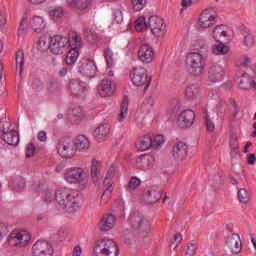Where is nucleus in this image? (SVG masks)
Instances as JSON below:
<instances>
[{"label": "nucleus", "instance_id": "nucleus-23", "mask_svg": "<svg viewBox=\"0 0 256 256\" xmlns=\"http://www.w3.org/2000/svg\"><path fill=\"white\" fill-rule=\"evenodd\" d=\"M137 167L142 171H149V169H153V165L155 163V158L151 155H141L137 160Z\"/></svg>", "mask_w": 256, "mask_h": 256}, {"label": "nucleus", "instance_id": "nucleus-22", "mask_svg": "<svg viewBox=\"0 0 256 256\" xmlns=\"http://www.w3.org/2000/svg\"><path fill=\"white\" fill-rule=\"evenodd\" d=\"M117 218L113 214H105L100 222H99V229L100 231H111L115 227V223Z\"/></svg>", "mask_w": 256, "mask_h": 256}, {"label": "nucleus", "instance_id": "nucleus-25", "mask_svg": "<svg viewBox=\"0 0 256 256\" xmlns=\"http://www.w3.org/2000/svg\"><path fill=\"white\" fill-rule=\"evenodd\" d=\"M71 47V49H76V51H79L83 45V40L81 39V36L77 34L76 31H70L68 33L67 38V45Z\"/></svg>", "mask_w": 256, "mask_h": 256}, {"label": "nucleus", "instance_id": "nucleus-32", "mask_svg": "<svg viewBox=\"0 0 256 256\" xmlns=\"http://www.w3.org/2000/svg\"><path fill=\"white\" fill-rule=\"evenodd\" d=\"M151 148H153V138L149 135L143 136L136 143V149H138V151H147Z\"/></svg>", "mask_w": 256, "mask_h": 256}, {"label": "nucleus", "instance_id": "nucleus-50", "mask_svg": "<svg viewBox=\"0 0 256 256\" xmlns=\"http://www.w3.org/2000/svg\"><path fill=\"white\" fill-rule=\"evenodd\" d=\"M27 23H28L27 18L23 17L20 21L19 28H18V35L19 36L25 35V33L27 32Z\"/></svg>", "mask_w": 256, "mask_h": 256}, {"label": "nucleus", "instance_id": "nucleus-7", "mask_svg": "<svg viewBox=\"0 0 256 256\" xmlns=\"http://www.w3.org/2000/svg\"><path fill=\"white\" fill-rule=\"evenodd\" d=\"M67 47V37L63 35H54L49 37L48 49L53 55H63Z\"/></svg>", "mask_w": 256, "mask_h": 256}, {"label": "nucleus", "instance_id": "nucleus-48", "mask_svg": "<svg viewBox=\"0 0 256 256\" xmlns=\"http://www.w3.org/2000/svg\"><path fill=\"white\" fill-rule=\"evenodd\" d=\"M104 57L108 67H113V51L110 48L104 49Z\"/></svg>", "mask_w": 256, "mask_h": 256}, {"label": "nucleus", "instance_id": "nucleus-45", "mask_svg": "<svg viewBox=\"0 0 256 256\" xmlns=\"http://www.w3.org/2000/svg\"><path fill=\"white\" fill-rule=\"evenodd\" d=\"M151 107H153V99L148 98L141 105L142 113H145V115L151 113Z\"/></svg>", "mask_w": 256, "mask_h": 256}, {"label": "nucleus", "instance_id": "nucleus-52", "mask_svg": "<svg viewBox=\"0 0 256 256\" xmlns=\"http://www.w3.org/2000/svg\"><path fill=\"white\" fill-rule=\"evenodd\" d=\"M141 185V180L137 177H132L128 183V189L135 191Z\"/></svg>", "mask_w": 256, "mask_h": 256}, {"label": "nucleus", "instance_id": "nucleus-6", "mask_svg": "<svg viewBox=\"0 0 256 256\" xmlns=\"http://www.w3.org/2000/svg\"><path fill=\"white\" fill-rule=\"evenodd\" d=\"M57 151L64 159H71L77 153L75 141L72 138L64 137L58 140Z\"/></svg>", "mask_w": 256, "mask_h": 256}, {"label": "nucleus", "instance_id": "nucleus-31", "mask_svg": "<svg viewBox=\"0 0 256 256\" xmlns=\"http://www.w3.org/2000/svg\"><path fill=\"white\" fill-rule=\"evenodd\" d=\"M30 27L35 33H41L46 27L45 20L41 16H33L30 19Z\"/></svg>", "mask_w": 256, "mask_h": 256}, {"label": "nucleus", "instance_id": "nucleus-5", "mask_svg": "<svg viewBox=\"0 0 256 256\" xmlns=\"http://www.w3.org/2000/svg\"><path fill=\"white\" fill-rule=\"evenodd\" d=\"M65 179L68 183L79 185L81 189H85V185L89 183V178L83 168L74 167L68 169L65 173Z\"/></svg>", "mask_w": 256, "mask_h": 256}, {"label": "nucleus", "instance_id": "nucleus-55", "mask_svg": "<svg viewBox=\"0 0 256 256\" xmlns=\"http://www.w3.org/2000/svg\"><path fill=\"white\" fill-rule=\"evenodd\" d=\"M0 131H2V135L5 133H9L11 131V122L1 120L0 121Z\"/></svg>", "mask_w": 256, "mask_h": 256}, {"label": "nucleus", "instance_id": "nucleus-3", "mask_svg": "<svg viewBox=\"0 0 256 256\" xmlns=\"http://www.w3.org/2000/svg\"><path fill=\"white\" fill-rule=\"evenodd\" d=\"M93 252L95 256H118L119 246L111 239H103L96 242Z\"/></svg>", "mask_w": 256, "mask_h": 256}, {"label": "nucleus", "instance_id": "nucleus-53", "mask_svg": "<svg viewBox=\"0 0 256 256\" xmlns=\"http://www.w3.org/2000/svg\"><path fill=\"white\" fill-rule=\"evenodd\" d=\"M229 103L234 109V112L232 113V118L237 119V115H239V111H241V109L237 105V101L235 100V98H229Z\"/></svg>", "mask_w": 256, "mask_h": 256}, {"label": "nucleus", "instance_id": "nucleus-20", "mask_svg": "<svg viewBox=\"0 0 256 256\" xmlns=\"http://www.w3.org/2000/svg\"><path fill=\"white\" fill-rule=\"evenodd\" d=\"M188 153L189 146H187L185 142H177L172 148V156L174 157V159H180V161H183V159H187Z\"/></svg>", "mask_w": 256, "mask_h": 256}, {"label": "nucleus", "instance_id": "nucleus-1", "mask_svg": "<svg viewBox=\"0 0 256 256\" xmlns=\"http://www.w3.org/2000/svg\"><path fill=\"white\" fill-rule=\"evenodd\" d=\"M81 193L71 188L56 191V202L65 211H75L81 205Z\"/></svg>", "mask_w": 256, "mask_h": 256}, {"label": "nucleus", "instance_id": "nucleus-9", "mask_svg": "<svg viewBox=\"0 0 256 256\" xmlns=\"http://www.w3.org/2000/svg\"><path fill=\"white\" fill-rule=\"evenodd\" d=\"M188 61L190 65V73L195 77H199L203 74V55L197 52H192L188 55Z\"/></svg>", "mask_w": 256, "mask_h": 256}, {"label": "nucleus", "instance_id": "nucleus-17", "mask_svg": "<svg viewBox=\"0 0 256 256\" xmlns=\"http://www.w3.org/2000/svg\"><path fill=\"white\" fill-rule=\"evenodd\" d=\"M142 199L146 205H155L161 199V190L158 188H148L144 190Z\"/></svg>", "mask_w": 256, "mask_h": 256}, {"label": "nucleus", "instance_id": "nucleus-21", "mask_svg": "<svg viewBox=\"0 0 256 256\" xmlns=\"http://www.w3.org/2000/svg\"><path fill=\"white\" fill-rule=\"evenodd\" d=\"M79 71L82 73V75H85L86 77H95V73L97 71V66H95V63L88 59H84L80 61Z\"/></svg>", "mask_w": 256, "mask_h": 256}, {"label": "nucleus", "instance_id": "nucleus-13", "mask_svg": "<svg viewBox=\"0 0 256 256\" xmlns=\"http://www.w3.org/2000/svg\"><path fill=\"white\" fill-rule=\"evenodd\" d=\"M138 59L142 63H152L155 59V50L149 44H142L138 50Z\"/></svg>", "mask_w": 256, "mask_h": 256}, {"label": "nucleus", "instance_id": "nucleus-46", "mask_svg": "<svg viewBox=\"0 0 256 256\" xmlns=\"http://www.w3.org/2000/svg\"><path fill=\"white\" fill-rule=\"evenodd\" d=\"M165 143V138L163 135L159 134L152 138V149H157L160 145H163Z\"/></svg>", "mask_w": 256, "mask_h": 256}, {"label": "nucleus", "instance_id": "nucleus-8", "mask_svg": "<svg viewBox=\"0 0 256 256\" xmlns=\"http://www.w3.org/2000/svg\"><path fill=\"white\" fill-rule=\"evenodd\" d=\"M242 244L241 237L237 233H233L226 238V249L224 256L239 255L241 253Z\"/></svg>", "mask_w": 256, "mask_h": 256}, {"label": "nucleus", "instance_id": "nucleus-37", "mask_svg": "<svg viewBox=\"0 0 256 256\" xmlns=\"http://www.w3.org/2000/svg\"><path fill=\"white\" fill-rule=\"evenodd\" d=\"M48 14L51 19H61L65 16V10L61 6L50 7Z\"/></svg>", "mask_w": 256, "mask_h": 256}, {"label": "nucleus", "instance_id": "nucleus-59", "mask_svg": "<svg viewBox=\"0 0 256 256\" xmlns=\"http://www.w3.org/2000/svg\"><path fill=\"white\" fill-rule=\"evenodd\" d=\"M114 21L118 25H121V23H123V12L121 10H116L114 12Z\"/></svg>", "mask_w": 256, "mask_h": 256}, {"label": "nucleus", "instance_id": "nucleus-49", "mask_svg": "<svg viewBox=\"0 0 256 256\" xmlns=\"http://www.w3.org/2000/svg\"><path fill=\"white\" fill-rule=\"evenodd\" d=\"M144 27H149V24L145 22V17H140L135 21V29L136 31H143Z\"/></svg>", "mask_w": 256, "mask_h": 256}, {"label": "nucleus", "instance_id": "nucleus-33", "mask_svg": "<svg viewBox=\"0 0 256 256\" xmlns=\"http://www.w3.org/2000/svg\"><path fill=\"white\" fill-rule=\"evenodd\" d=\"M238 85L240 87V89H244V90H249V89H253L256 87V83L255 80H253L251 77H249V75L247 73H244L239 82Z\"/></svg>", "mask_w": 256, "mask_h": 256}, {"label": "nucleus", "instance_id": "nucleus-19", "mask_svg": "<svg viewBox=\"0 0 256 256\" xmlns=\"http://www.w3.org/2000/svg\"><path fill=\"white\" fill-rule=\"evenodd\" d=\"M194 121L195 112L193 110H184L178 116V126H180L181 129H187L188 127H191Z\"/></svg>", "mask_w": 256, "mask_h": 256}, {"label": "nucleus", "instance_id": "nucleus-51", "mask_svg": "<svg viewBox=\"0 0 256 256\" xmlns=\"http://www.w3.org/2000/svg\"><path fill=\"white\" fill-rule=\"evenodd\" d=\"M251 64V58L249 56H241L236 62L237 67H248Z\"/></svg>", "mask_w": 256, "mask_h": 256}, {"label": "nucleus", "instance_id": "nucleus-12", "mask_svg": "<svg viewBox=\"0 0 256 256\" xmlns=\"http://www.w3.org/2000/svg\"><path fill=\"white\" fill-rule=\"evenodd\" d=\"M34 256H53V246L46 241H37L32 247Z\"/></svg>", "mask_w": 256, "mask_h": 256}, {"label": "nucleus", "instance_id": "nucleus-26", "mask_svg": "<svg viewBox=\"0 0 256 256\" xmlns=\"http://www.w3.org/2000/svg\"><path fill=\"white\" fill-rule=\"evenodd\" d=\"M2 139L7 145L17 147V145H19V132L15 129H11L9 132L2 134Z\"/></svg>", "mask_w": 256, "mask_h": 256}, {"label": "nucleus", "instance_id": "nucleus-27", "mask_svg": "<svg viewBox=\"0 0 256 256\" xmlns=\"http://www.w3.org/2000/svg\"><path fill=\"white\" fill-rule=\"evenodd\" d=\"M90 177L94 185H97V183H99V179H101V162L95 159L92 160Z\"/></svg>", "mask_w": 256, "mask_h": 256}, {"label": "nucleus", "instance_id": "nucleus-40", "mask_svg": "<svg viewBox=\"0 0 256 256\" xmlns=\"http://www.w3.org/2000/svg\"><path fill=\"white\" fill-rule=\"evenodd\" d=\"M69 119L72 121V123L81 121L83 119V110L81 107H74L69 115Z\"/></svg>", "mask_w": 256, "mask_h": 256}, {"label": "nucleus", "instance_id": "nucleus-34", "mask_svg": "<svg viewBox=\"0 0 256 256\" xmlns=\"http://www.w3.org/2000/svg\"><path fill=\"white\" fill-rule=\"evenodd\" d=\"M212 37L217 41V43H221L225 37H227V31H225V25L221 24L214 28L212 32Z\"/></svg>", "mask_w": 256, "mask_h": 256}, {"label": "nucleus", "instance_id": "nucleus-18", "mask_svg": "<svg viewBox=\"0 0 256 256\" xmlns=\"http://www.w3.org/2000/svg\"><path fill=\"white\" fill-rule=\"evenodd\" d=\"M225 77V71L223 70V66L219 64H213L208 69V78L211 83H219L223 81Z\"/></svg>", "mask_w": 256, "mask_h": 256}, {"label": "nucleus", "instance_id": "nucleus-38", "mask_svg": "<svg viewBox=\"0 0 256 256\" xmlns=\"http://www.w3.org/2000/svg\"><path fill=\"white\" fill-rule=\"evenodd\" d=\"M120 114L118 116V121L122 122L125 121V116L127 115V112L129 111V97L124 96L121 106H120Z\"/></svg>", "mask_w": 256, "mask_h": 256}, {"label": "nucleus", "instance_id": "nucleus-63", "mask_svg": "<svg viewBox=\"0 0 256 256\" xmlns=\"http://www.w3.org/2000/svg\"><path fill=\"white\" fill-rule=\"evenodd\" d=\"M48 89L50 93L57 91V89H59V83L57 82V80L50 81V85Z\"/></svg>", "mask_w": 256, "mask_h": 256}, {"label": "nucleus", "instance_id": "nucleus-14", "mask_svg": "<svg viewBox=\"0 0 256 256\" xmlns=\"http://www.w3.org/2000/svg\"><path fill=\"white\" fill-rule=\"evenodd\" d=\"M69 91L74 97H83L88 91L87 83L79 79H72L69 83Z\"/></svg>", "mask_w": 256, "mask_h": 256}, {"label": "nucleus", "instance_id": "nucleus-61", "mask_svg": "<svg viewBox=\"0 0 256 256\" xmlns=\"http://www.w3.org/2000/svg\"><path fill=\"white\" fill-rule=\"evenodd\" d=\"M13 185L14 187H17L18 189H21L23 187H25V180H23V178H16L14 181H13Z\"/></svg>", "mask_w": 256, "mask_h": 256}, {"label": "nucleus", "instance_id": "nucleus-58", "mask_svg": "<svg viewBox=\"0 0 256 256\" xmlns=\"http://www.w3.org/2000/svg\"><path fill=\"white\" fill-rule=\"evenodd\" d=\"M205 120H206L207 131H209L210 133H213V131H215V123L213 122V120H211V118L207 114L205 115Z\"/></svg>", "mask_w": 256, "mask_h": 256}, {"label": "nucleus", "instance_id": "nucleus-4", "mask_svg": "<svg viewBox=\"0 0 256 256\" xmlns=\"http://www.w3.org/2000/svg\"><path fill=\"white\" fill-rule=\"evenodd\" d=\"M130 79L135 87H144V91L149 89L153 78L147 74V69L144 67H134L130 71Z\"/></svg>", "mask_w": 256, "mask_h": 256}, {"label": "nucleus", "instance_id": "nucleus-30", "mask_svg": "<svg viewBox=\"0 0 256 256\" xmlns=\"http://www.w3.org/2000/svg\"><path fill=\"white\" fill-rule=\"evenodd\" d=\"M104 187L106 189L104 190L103 194L101 195L100 203H107L109 199H111V193L113 190H111V187H113V181L110 179L109 176H106L103 182Z\"/></svg>", "mask_w": 256, "mask_h": 256}, {"label": "nucleus", "instance_id": "nucleus-64", "mask_svg": "<svg viewBox=\"0 0 256 256\" xmlns=\"http://www.w3.org/2000/svg\"><path fill=\"white\" fill-rule=\"evenodd\" d=\"M256 156L255 154H247V163L248 165H255Z\"/></svg>", "mask_w": 256, "mask_h": 256}, {"label": "nucleus", "instance_id": "nucleus-39", "mask_svg": "<svg viewBox=\"0 0 256 256\" xmlns=\"http://www.w3.org/2000/svg\"><path fill=\"white\" fill-rule=\"evenodd\" d=\"M25 65V53L23 50L16 52V70L19 71V75L23 73V67Z\"/></svg>", "mask_w": 256, "mask_h": 256}, {"label": "nucleus", "instance_id": "nucleus-28", "mask_svg": "<svg viewBox=\"0 0 256 256\" xmlns=\"http://www.w3.org/2000/svg\"><path fill=\"white\" fill-rule=\"evenodd\" d=\"M185 97L189 99V101H194V99H198L201 97V88H199V84H191L186 87Z\"/></svg>", "mask_w": 256, "mask_h": 256}, {"label": "nucleus", "instance_id": "nucleus-57", "mask_svg": "<svg viewBox=\"0 0 256 256\" xmlns=\"http://www.w3.org/2000/svg\"><path fill=\"white\" fill-rule=\"evenodd\" d=\"M45 203H51L53 201H57V192L50 191L45 194L44 197Z\"/></svg>", "mask_w": 256, "mask_h": 256}, {"label": "nucleus", "instance_id": "nucleus-11", "mask_svg": "<svg viewBox=\"0 0 256 256\" xmlns=\"http://www.w3.org/2000/svg\"><path fill=\"white\" fill-rule=\"evenodd\" d=\"M149 29L156 37H161V33H165V20L158 16H151L147 22Z\"/></svg>", "mask_w": 256, "mask_h": 256}, {"label": "nucleus", "instance_id": "nucleus-36", "mask_svg": "<svg viewBox=\"0 0 256 256\" xmlns=\"http://www.w3.org/2000/svg\"><path fill=\"white\" fill-rule=\"evenodd\" d=\"M229 145L231 149L230 155L232 157H237V155H239V140L237 134L231 135Z\"/></svg>", "mask_w": 256, "mask_h": 256}, {"label": "nucleus", "instance_id": "nucleus-24", "mask_svg": "<svg viewBox=\"0 0 256 256\" xmlns=\"http://www.w3.org/2000/svg\"><path fill=\"white\" fill-rule=\"evenodd\" d=\"M94 135L97 141H105L109 135H111V125L109 124H100L95 130Z\"/></svg>", "mask_w": 256, "mask_h": 256}, {"label": "nucleus", "instance_id": "nucleus-62", "mask_svg": "<svg viewBox=\"0 0 256 256\" xmlns=\"http://www.w3.org/2000/svg\"><path fill=\"white\" fill-rule=\"evenodd\" d=\"M66 237H67V232H65V230L60 229L57 231L56 239H58V241H65Z\"/></svg>", "mask_w": 256, "mask_h": 256}, {"label": "nucleus", "instance_id": "nucleus-60", "mask_svg": "<svg viewBox=\"0 0 256 256\" xmlns=\"http://www.w3.org/2000/svg\"><path fill=\"white\" fill-rule=\"evenodd\" d=\"M35 155V144L29 143L26 147V157H33Z\"/></svg>", "mask_w": 256, "mask_h": 256}, {"label": "nucleus", "instance_id": "nucleus-41", "mask_svg": "<svg viewBox=\"0 0 256 256\" xmlns=\"http://www.w3.org/2000/svg\"><path fill=\"white\" fill-rule=\"evenodd\" d=\"M79 58V50L71 49L66 55V64L67 65H75L77 59Z\"/></svg>", "mask_w": 256, "mask_h": 256}, {"label": "nucleus", "instance_id": "nucleus-16", "mask_svg": "<svg viewBox=\"0 0 256 256\" xmlns=\"http://www.w3.org/2000/svg\"><path fill=\"white\" fill-rule=\"evenodd\" d=\"M117 86L115 82L109 79H103L101 84L98 86V93L100 97H111L115 94Z\"/></svg>", "mask_w": 256, "mask_h": 256}, {"label": "nucleus", "instance_id": "nucleus-2", "mask_svg": "<svg viewBox=\"0 0 256 256\" xmlns=\"http://www.w3.org/2000/svg\"><path fill=\"white\" fill-rule=\"evenodd\" d=\"M128 223L134 231H138V235L141 239H145L151 232V224H149V221L139 212L132 213L128 219Z\"/></svg>", "mask_w": 256, "mask_h": 256}, {"label": "nucleus", "instance_id": "nucleus-10", "mask_svg": "<svg viewBox=\"0 0 256 256\" xmlns=\"http://www.w3.org/2000/svg\"><path fill=\"white\" fill-rule=\"evenodd\" d=\"M29 241H31V235L27 232H12L8 239V243L12 247H26Z\"/></svg>", "mask_w": 256, "mask_h": 256}, {"label": "nucleus", "instance_id": "nucleus-35", "mask_svg": "<svg viewBox=\"0 0 256 256\" xmlns=\"http://www.w3.org/2000/svg\"><path fill=\"white\" fill-rule=\"evenodd\" d=\"M74 144L76 150L78 149L79 151H87V149H89V139L83 135L77 136Z\"/></svg>", "mask_w": 256, "mask_h": 256}, {"label": "nucleus", "instance_id": "nucleus-43", "mask_svg": "<svg viewBox=\"0 0 256 256\" xmlns=\"http://www.w3.org/2000/svg\"><path fill=\"white\" fill-rule=\"evenodd\" d=\"M212 52L214 55H227V53H229V46L223 44V42H220L219 44L213 46Z\"/></svg>", "mask_w": 256, "mask_h": 256}, {"label": "nucleus", "instance_id": "nucleus-29", "mask_svg": "<svg viewBox=\"0 0 256 256\" xmlns=\"http://www.w3.org/2000/svg\"><path fill=\"white\" fill-rule=\"evenodd\" d=\"M66 5L75 11H85L89 7V0H66Z\"/></svg>", "mask_w": 256, "mask_h": 256}, {"label": "nucleus", "instance_id": "nucleus-54", "mask_svg": "<svg viewBox=\"0 0 256 256\" xmlns=\"http://www.w3.org/2000/svg\"><path fill=\"white\" fill-rule=\"evenodd\" d=\"M243 44L245 47H253L255 45V36L253 34H247L244 36Z\"/></svg>", "mask_w": 256, "mask_h": 256}, {"label": "nucleus", "instance_id": "nucleus-44", "mask_svg": "<svg viewBox=\"0 0 256 256\" xmlns=\"http://www.w3.org/2000/svg\"><path fill=\"white\" fill-rule=\"evenodd\" d=\"M131 4L134 11H141L147 5V0H131Z\"/></svg>", "mask_w": 256, "mask_h": 256}, {"label": "nucleus", "instance_id": "nucleus-47", "mask_svg": "<svg viewBox=\"0 0 256 256\" xmlns=\"http://www.w3.org/2000/svg\"><path fill=\"white\" fill-rule=\"evenodd\" d=\"M238 199L240 203H249V194L245 188H241L238 190Z\"/></svg>", "mask_w": 256, "mask_h": 256}, {"label": "nucleus", "instance_id": "nucleus-15", "mask_svg": "<svg viewBox=\"0 0 256 256\" xmlns=\"http://www.w3.org/2000/svg\"><path fill=\"white\" fill-rule=\"evenodd\" d=\"M213 9L204 10L199 18L200 27L202 29H209V27H213L215 23H217V16L213 15Z\"/></svg>", "mask_w": 256, "mask_h": 256}, {"label": "nucleus", "instance_id": "nucleus-56", "mask_svg": "<svg viewBox=\"0 0 256 256\" xmlns=\"http://www.w3.org/2000/svg\"><path fill=\"white\" fill-rule=\"evenodd\" d=\"M197 251V244L190 243L183 256H194Z\"/></svg>", "mask_w": 256, "mask_h": 256}, {"label": "nucleus", "instance_id": "nucleus-42", "mask_svg": "<svg viewBox=\"0 0 256 256\" xmlns=\"http://www.w3.org/2000/svg\"><path fill=\"white\" fill-rule=\"evenodd\" d=\"M84 37L89 41V43H97L99 41V36L92 28L84 29Z\"/></svg>", "mask_w": 256, "mask_h": 256}]
</instances>
